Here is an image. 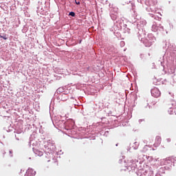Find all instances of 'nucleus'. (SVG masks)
Wrapping results in <instances>:
<instances>
[{"label": "nucleus", "mask_w": 176, "mask_h": 176, "mask_svg": "<svg viewBox=\"0 0 176 176\" xmlns=\"http://www.w3.org/2000/svg\"><path fill=\"white\" fill-rule=\"evenodd\" d=\"M144 120H140L139 122L140 123H141V122H144Z\"/></svg>", "instance_id": "11"}, {"label": "nucleus", "mask_w": 176, "mask_h": 176, "mask_svg": "<svg viewBox=\"0 0 176 176\" xmlns=\"http://www.w3.org/2000/svg\"><path fill=\"white\" fill-rule=\"evenodd\" d=\"M6 154V151H5L3 149L1 151L0 155L2 156V157H5V155Z\"/></svg>", "instance_id": "6"}, {"label": "nucleus", "mask_w": 176, "mask_h": 176, "mask_svg": "<svg viewBox=\"0 0 176 176\" xmlns=\"http://www.w3.org/2000/svg\"><path fill=\"white\" fill-rule=\"evenodd\" d=\"M81 42H82V41L80 40V42H79V43H81Z\"/></svg>", "instance_id": "13"}, {"label": "nucleus", "mask_w": 176, "mask_h": 176, "mask_svg": "<svg viewBox=\"0 0 176 176\" xmlns=\"http://www.w3.org/2000/svg\"><path fill=\"white\" fill-rule=\"evenodd\" d=\"M172 105H173V107H169V108H172L173 110L174 111L175 115H176V102H173L172 103Z\"/></svg>", "instance_id": "5"}, {"label": "nucleus", "mask_w": 176, "mask_h": 176, "mask_svg": "<svg viewBox=\"0 0 176 176\" xmlns=\"http://www.w3.org/2000/svg\"><path fill=\"white\" fill-rule=\"evenodd\" d=\"M69 16H72V17H75V12H69Z\"/></svg>", "instance_id": "7"}, {"label": "nucleus", "mask_w": 176, "mask_h": 176, "mask_svg": "<svg viewBox=\"0 0 176 176\" xmlns=\"http://www.w3.org/2000/svg\"><path fill=\"white\" fill-rule=\"evenodd\" d=\"M34 153L35 155H37V156H43V151H41L38 149H34Z\"/></svg>", "instance_id": "4"}, {"label": "nucleus", "mask_w": 176, "mask_h": 176, "mask_svg": "<svg viewBox=\"0 0 176 176\" xmlns=\"http://www.w3.org/2000/svg\"><path fill=\"white\" fill-rule=\"evenodd\" d=\"M160 95L161 93L159 89L154 87L151 89V96H153V97L157 98L158 97H160Z\"/></svg>", "instance_id": "1"}, {"label": "nucleus", "mask_w": 176, "mask_h": 176, "mask_svg": "<svg viewBox=\"0 0 176 176\" xmlns=\"http://www.w3.org/2000/svg\"><path fill=\"white\" fill-rule=\"evenodd\" d=\"M48 144H50V140L48 141Z\"/></svg>", "instance_id": "12"}, {"label": "nucleus", "mask_w": 176, "mask_h": 176, "mask_svg": "<svg viewBox=\"0 0 176 176\" xmlns=\"http://www.w3.org/2000/svg\"><path fill=\"white\" fill-rule=\"evenodd\" d=\"M36 172L32 168H28L26 171L25 176H34Z\"/></svg>", "instance_id": "3"}, {"label": "nucleus", "mask_w": 176, "mask_h": 176, "mask_svg": "<svg viewBox=\"0 0 176 176\" xmlns=\"http://www.w3.org/2000/svg\"><path fill=\"white\" fill-rule=\"evenodd\" d=\"M9 153H10V155H9L10 157H13V151H12V150H10Z\"/></svg>", "instance_id": "8"}, {"label": "nucleus", "mask_w": 176, "mask_h": 176, "mask_svg": "<svg viewBox=\"0 0 176 176\" xmlns=\"http://www.w3.org/2000/svg\"><path fill=\"white\" fill-rule=\"evenodd\" d=\"M160 144H162V138L160 136H157L155 138V143H154L153 146L155 148H157V146H159V145H160Z\"/></svg>", "instance_id": "2"}, {"label": "nucleus", "mask_w": 176, "mask_h": 176, "mask_svg": "<svg viewBox=\"0 0 176 176\" xmlns=\"http://www.w3.org/2000/svg\"><path fill=\"white\" fill-rule=\"evenodd\" d=\"M0 38H3V39H5V40L8 39V37L6 36V34L4 35V36H1L0 35Z\"/></svg>", "instance_id": "9"}, {"label": "nucleus", "mask_w": 176, "mask_h": 176, "mask_svg": "<svg viewBox=\"0 0 176 176\" xmlns=\"http://www.w3.org/2000/svg\"><path fill=\"white\" fill-rule=\"evenodd\" d=\"M75 2L76 3V5H80V1H77L76 0H75Z\"/></svg>", "instance_id": "10"}]
</instances>
